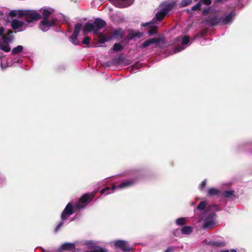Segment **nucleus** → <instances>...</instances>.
Listing matches in <instances>:
<instances>
[{
    "mask_svg": "<svg viewBox=\"0 0 252 252\" xmlns=\"http://www.w3.org/2000/svg\"><path fill=\"white\" fill-rule=\"evenodd\" d=\"M107 25L106 22L101 19L96 18L93 23H86L82 28L84 34L93 32L94 34H98L99 31Z\"/></svg>",
    "mask_w": 252,
    "mask_h": 252,
    "instance_id": "1",
    "label": "nucleus"
},
{
    "mask_svg": "<svg viewBox=\"0 0 252 252\" xmlns=\"http://www.w3.org/2000/svg\"><path fill=\"white\" fill-rule=\"evenodd\" d=\"M97 190H94L91 192L84 194L80 198L78 203L76 205L78 209L86 207L94 197Z\"/></svg>",
    "mask_w": 252,
    "mask_h": 252,
    "instance_id": "2",
    "label": "nucleus"
},
{
    "mask_svg": "<svg viewBox=\"0 0 252 252\" xmlns=\"http://www.w3.org/2000/svg\"><path fill=\"white\" fill-rule=\"evenodd\" d=\"M189 43V36L185 35L183 37L178 36L174 41L177 44L174 48V53H178L186 48V45Z\"/></svg>",
    "mask_w": 252,
    "mask_h": 252,
    "instance_id": "3",
    "label": "nucleus"
},
{
    "mask_svg": "<svg viewBox=\"0 0 252 252\" xmlns=\"http://www.w3.org/2000/svg\"><path fill=\"white\" fill-rule=\"evenodd\" d=\"M217 214L215 212H209L204 220L202 227L203 229H211L215 225V219Z\"/></svg>",
    "mask_w": 252,
    "mask_h": 252,
    "instance_id": "4",
    "label": "nucleus"
},
{
    "mask_svg": "<svg viewBox=\"0 0 252 252\" xmlns=\"http://www.w3.org/2000/svg\"><path fill=\"white\" fill-rule=\"evenodd\" d=\"M57 21V20L56 19H53L51 20L49 19H43L40 22L39 28L43 32H47L50 28L55 26Z\"/></svg>",
    "mask_w": 252,
    "mask_h": 252,
    "instance_id": "5",
    "label": "nucleus"
},
{
    "mask_svg": "<svg viewBox=\"0 0 252 252\" xmlns=\"http://www.w3.org/2000/svg\"><path fill=\"white\" fill-rule=\"evenodd\" d=\"M221 18H220L217 15L214 14L209 15L207 18L204 20V22L206 25L213 27L218 25L220 23Z\"/></svg>",
    "mask_w": 252,
    "mask_h": 252,
    "instance_id": "6",
    "label": "nucleus"
},
{
    "mask_svg": "<svg viewBox=\"0 0 252 252\" xmlns=\"http://www.w3.org/2000/svg\"><path fill=\"white\" fill-rule=\"evenodd\" d=\"M41 15L37 12L27 10L25 20L28 23H32L41 19Z\"/></svg>",
    "mask_w": 252,
    "mask_h": 252,
    "instance_id": "7",
    "label": "nucleus"
},
{
    "mask_svg": "<svg viewBox=\"0 0 252 252\" xmlns=\"http://www.w3.org/2000/svg\"><path fill=\"white\" fill-rule=\"evenodd\" d=\"M82 28V24L81 23H77L74 26L73 32L70 37V41L74 45H78L79 44L77 37Z\"/></svg>",
    "mask_w": 252,
    "mask_h": 252,
    "instance_id": "8",
    "label": "nucleus"
},
{
    "mask_svg": "<svg viewBox=\"0 0 252 252\" xmlns=\"http://www.w3.org/2000/svg\"><path fill=\"white\" fill-rule=\"evenodd\" d=\"M114 246L117 248L120 249L123 252H129L132 248L129 245L127 242L124 240H117L114 242Z\"/></svg>",
    "mask_w": 252,
    "mask_h": 252,
    "instance_id": "9",
    "label": "nucleus"
},
{
    "mask_svg": "<svg viewBox=\"0 0 252 252\" xmlns=\"http://www.w3.org/2000/svg\"><path fill=\"white\" fill-rule=\"evenodd\" d=\"M74 213L73 205L71 203H68L61 214V219L65 220L68 217Z\"/></svg>",
    "mask_w": 252,
    "mask_h": 252,
    "instance_id": "10",
    "label": "nucleus"
},
{
    "mask_svg": "<svg viewBox=\"0 0 252 252\" xmlns=\"http://www.w3.org/2000/svg\"><path fill=\"white\" fill-rule=\"evenodd\" d=\"M110 1H112L115 3V5L120 8L126 7L132 4L134 0H121L123 3H120L119 2L116 1L115 0H109Z\"/></svg>",
    "mask_w": 252,
    "mask_h": 252,
    "instance_id": "11",
    "label": "nucleus"
},
{
    "mask_svg": "<svg viewBox=\"0 0 252 252\" xmlns=\"http://www.w3.org/2000/svg\"><path fill=\"white\" fill-rule=\"evenodd\" d=\"M134 182L132 180H128L124 182H122L118 186L113 185L111 187V189L114 191L116 189H125L127 188L133 184Z\"/></svg>",
    "mask_w": 252,
    "mask_h": 252,
    "instance_id": "12",
    "label": "nucleus"
},
{
    "mask_svg": "<svg viewBox=\"0 0 252 252\" xmlns=\"http://www.w3.org/2000/svg\"><path fill=\"white\" fill-rule=\"evenodd\" d=\"M161 40V38H153L145 41L140 46L141 48H145L150 46L151 44L157 43L160 42Z\"/></svg>",
    "mask_w": 252,
    "mask_h": 252,
    "instance_id": "13",
    "label": "nucleus"
},
{
    "mask_svg": "<svg viewBox=\"0 0 252 252\" xmlns=\"http://www.w3.org/2000/svg\"><path fill=\"white\" fill-rule=\"evenodd\" d=\"M124 36L123 31L120 29H117L111 33V36L110 38L111 39L112 38H122Z\"/></svg>",
    "mask_w": 252,
    "mask_h": 252,
    "instance_id": "14",
    "label": "nucleus"
},
{
    "mask_svg": "<svg viewBox=\"0 0 252 252\" xmlns=\"http://www.w3.org/2000/svg\"><path fill=\"white\" fill-rule=\"evenodd\" d=\"M75 248V244L73 243H65L63 244L60 249L59 250V252H61L63 251H71L74 250Z\"/></svg>",
    "mask_w": 252,
    "mask_h": 252,
    "instance_id": "15",
    "label": "nucleus"
},
{
    "mask_svg": "<svg viewBox=\"0 0 252 252\" xmlns=\"http://www.w3.org/2000/svg\"><path fill=\"white\" fill-rule=\"evenodd\" d=\"M25 23L24 22L16 19L13 20L11 23V28L14 30L20 29L23 27Z\"/></svg>",
    "mask_w": 252,
    "mask_h": 252,
    "instance_id": "16",
    "label": "nucleus"
},
{
    "mask_svg": "<svg viewBox=\"0 0 252 252\" xmlns=\"http://www.w3.org/2000/svg\"><path fill=\"white\" fill-rule=\"evenodd\" d=\"M234 15V14H233V12H231L224 17H220V23H221V24L223 25L228 24L231 21Z\"/></svg>",
    "mask_w": 252,
    "mask_h": 252,
    "instance_id": "17",
    "label": "nucleus"
},
{
    "mask_svg": "<svg viewBox=\"0 0 252 252\" xmlns=\"http://www.w3.org/2000/svg\"><path fill=\"white\" fill-rule=\"evenodd\" d=\"M221 191L214 188H211L208 189L207 191V195L209 196H213L215 195H220V196Z\"/></svg>",
    "mask_w": 252,
    "mask_h": 252,
    "instance_id": "18",
    "label": "nucleus"
},
{
    "mask_svg": "<svg viewBox=\"0 0 252 252\" xmlns=\"http://www.w3.org/2000/svg\"><path fill=\"white\" fill-rule=\"evenodd\" d=\"M234 192L235 191L234 190H226L221 191L220 196L221 197L227 198H231L234 196Z\"/></svg>",
    "mask_w": 252,
    "mask_h": 252,
    "instance_id": "19",
    "label": "nucleus"
},
{
    "mask_svg": "<svg viewBox=\"0 0 252 252\" xmlns=\"http://www.w3.org/2000/svg\"><path fill=\"white\" fill-rule=\"evenodd\" d=\"M208 245L212 247H223L225 246V243L221 241H209Z\"/></svg>",
    "mask_w": 252,
    "mask_h": 252,
    "instance_id": "20",
    "label": "nucleus"
},
{
    "mask_svg": "<svg viewBox=\"0 0 252 252\" xmlns=\"http://www.w3.org/2000/svg\"><path fill=\"white\" fill-rule=\"evenodd\" d=\"M175 5V2H170L164 5L161 9L167 14L169 10H172Z\"/></svg>",
    "mask_w": 252,
    "mask_h": 252,
    "instance_id": "21",
    "label": "nucleus"
},
{
    "mask_svg": "<svg viewBox=\"0 0 252 252\" xmlns=\"http://www.w3.org/2000/svg\"><path fill=\"white\" fill-rule=\"evenodd\" d=\"M111 40L110 36L107 37L102 33H99L98 36V41L100 43H104L106 41Z\"/></svg>",
    "mask_w": 252,
    "mask_h": 252,
    "instance_id": "22",
    "label": "nucleus"
},
{
    "mask_svg": "<svg viewBox=\"0 0 252 252\" xmlns=\"http://www.w3.org/2000/svg\"><path fill=\"white\" fill-rule=\"evenodd\" d=\"M166 14L162 10L156 14V19L158 21H161L166 16Z\"/></svg>",
    "mask_w": 252,
    "mask_h": 252,
    "instance_id": "23",
    "label": "nucleus"
},
{
    "mask_svg": "<svg viewBox=\"0 0 252 252\" xmlns=\"http://www.w3.org/2000/svg\"><path fill=\"white\" fill-rule=\"evenodd\" d=\"M14 37V36L10 34H5L2 36V38L3 41V42L4 44H8L9 42H10L13 38Z\"/></svg>",
    "mask_w": 252,
    "mask_h": 252,
    "instance_id": "24",
    "label": "nucleus"
},
{
    "mask_svg": "<svg viewBox=\"0 0 252 252\" xmlns=\"http://www.w3.org/2000/svg\"><path fill=\"white\" fill-rule=\"evenodd\" d=\"M23 50V47L22 45H18L17 47L14 48L11 52V54L15 55L21 53Z\"/></svg>",
    "mask_w": 252,
    "mask_h": 252,
    "instance_id": "25",
    "label": "nucleus"
},
{
    "mask_svg": "<svg viewBox=\"0 0 252 252\" xmlns=\"http://www.w3.org/2000/svg\"><path fill=\"white\" fill-rule=\"evenodd\" d=\"M158 32V27L156 26H151L148 31V33L150 35H152Z\"/></svg>",
    "mask_w": 252,
    "mask_h": 252,
    "instance_id": "26",
    "label": "nucleus"
},
{
    "mask_svg": "<svg viewBox=\"0 0 252 252\" xmlns=\"http://www.w3.org/2000/svg\"><path fill=\"white\" fill-rule=\"evenodd\" d=\"M220 210L219 207L216 205L209 206L206 210V212H209L212 211H219Z\"/></svg>",
    "mask_w": 252,
    "mask_h": 252,
    "instance_id": "27",
    "label": "nucleus"
},
{
    "mask_svg": "<svg viewBox=\"0 0 252 252\" xmlns=\"http://www.w3.org/2000/svg\"><path fill=\"white\" fill-rule=\"evenodd\" d=\"M52 12L47 9H44L42 11L43 19H49Z\"/></svg>",
    "mask_w": 252,
    "mask_h": 252,
    "instance_id": "28",
    "label": "nucleus"
},
{
    "mask_svg": "<svg viewBox=\"0 0 252 252\" xmlns=\"http://www.w3.org/2000/svg\"><path fill=\"white\" fill-rule=\"evenodd\" d=\"M123 49V47L120 43H115L113 47V50L115 52L121 51Z\"/></svg>",
    "mask_w": 252,
    "mask_h": 252,
    "instance_id": "29",
    "label": "nucleus"
},
{
    "mask_svg": "<svg viewBox=\"0 0 252 252\" xmlns=\"http://www.w3.org/2000/svg\"><path fill=\"white\" fill-rule=\"evenodd\" d=\"M114 191H112L111 189V188L109 187H106L100 190V193L101 194H109L112 192H113Z\"/></svg>",
    "mask_w": 252,
    "mask_h": 252,
    "instance_id": "30",
    "label": "nucleus"
},
{
    "mask_svg": "<svg viewBox=\"0 0 252 252\" xmlns=\"http://www.w3.org/2000/svg\"><path fill=\"white\" fill-rule=\"evenodd\" d=\"M180 231L183 234H189V226H186L183 227L182 229H177L176 231Z\"/></svg>",
    "mask_w": 252,
    "mask_h": 252,
    "instance_id": "31",
    "label": "nucleus"
},
{
    "mask_svg": "<svg viewBox=\"0 0 252 252\" xmlns=\"http://www.w3.org/2000/svg\"><path fill=\"white\" fill-rule=\"evenodd\" d=\"M27 10H17V16L19 18H22L23 17H26V13Z\"/></svg>",
    "mask_w": 252,
    "mask_h": 252,
    "instance_id": "32",
    "label": "nucleus"
},
{
    "mask_svg": "<svg viewBox=\"0 0 252 252\" xmlns=\"http://www.w3.org/2000/svg\"><path fill=\"white\" fill-rule=\"evenodd\" d=\"M206 207V203L205 201H201L199 203L197 207V209L199 210L202 211L204 210Z\"/></svg>",
    "mask_w": 252,
    "mask_h": 252,
    "instance_id": "33",
    "label": "nucleus"
},
{
    "mask_svg": "<svg viewBox=\"0 0 252 252\" xmlns=\"http://www.w3.org/2000/svg\"><path fill=\"white\" fill-rule=\"evenodd\" d=\"M0 49L4 51L5 52H10L11 48L8 44H5V45H4L3 46L0 47Z\"/></svg>",
    "mask_w": 252,
    "mask_h": 252,
    "instance_id": "34",
    "label": "nucleus"
},
{
    "mask_svg": "<svg viewBox=\"0 0 252 252\" xmlns=\"http://www.w3.org/2000/svg\"><path fill=\"white\" fill-rule=\"evenodd\" d=\"M176 223L178 225H183L185 224V219L181 218L176 220Z\"/></svg>",
    "mask_w": 252,
    "mask_h": 252,
    "instance_id": "35",
    "label": "nucleus"
},
{
    "mask_svg": "<svg viewBox=\"0 0 252 252\" xmlns=\"http://www.w3.org/2000/svg\"><path fill=\"white\" fill-rule=\"evenodd\" d=\"M201 8V3L200 1L198 3H197L195 5L192 6L191 7V10L192 11H195V10H200Z\"/></svg>",
    "mask_w": 252,
    "mask_h": 252,
    "instance_id": "36",
    "label": "nucleus"
},
{
    "mask_svg": "<svg viewBox=\"0 0 252 252\" xmlns=\"http://www.w3.org/2000/svg\"><path fill=\"white\" fill-rule=\"evenodd\" d=\"M189 4V0H182L180 3V7H185Z\"/></svg>",
    "mask_w": 252,
    "mask_h": 252,
    "instance_id": "37",
    "label": "nucleus"
},
{
    "mask_svg": "<svg viewBox=\"0 0 252 252\" xmlns=\"http://www.w3.org/2000/svg\"><path fill=\"white\" fill-rule=\"evenodd\" d=\"M8 16L12 17H15L17 16V10H11L9 13Z\"/></svg>",
    "mask_w": 252,
    "mask_h": 252,
    "instance_id": "38",
    "label": "nucleus"
},
{
    "mask_svg": "<svg viewBox=\"0 0 252 252\" xmlns=\"http://www.w3.org/2000/svg\"><path fill=\"white\" fill-rule=\"evenodd\" d=\"M90 40H91V38L89 37V36H87L83 39L82 42L84 44L88 45L90 43Z\"/></svg>",
    "mask_w": 252,
    "mask_h": 252,
    "instance_id": "39",
    "label": "nucleus"
},
{
    "mask_svg": "<svg viewBox=\"0 0 252 252\" xmlns=\"http://www.w3.org/2000/svg\"><path fill=\"white\" fill-rule=\"evenodd\" d=\"M201 3H203L204 4L206 5H209L212 3L211 0H201L200 1Z\"/></svg>",
    "mask_w": 252,
    "mask_h": 252,
    "instance_id": "40",
    "label": "nucleus"
},
{
    "mask_svg": "<svg viewBox=\"0 0 252 252\" xmlns=\"http://www.w3.org/2000/svg\"><path fill=\"white\" fill-rule=\"evenodd\" d=\"M134 37H135V35L134 34L133 32H129L127 35V38L129 40L132 39Z\"/></svg>",
    "mask_w": 252,
    "mask_h": 252,
    "instance_id": "41",
    "label": "nucleus"
},
{
    "mask_svg": "<svg viewBox=\"0 0 252 252\" xmlns=\"http://www.w3.org/2000/svg\"><path fill=\"white\" fill-rule=\"evenodd\" d=\"M63 221H62L60 223H59L58 224V225L56 226V227L55 228V231L56 232H58V231L59 230V229H60V228L63 226Z\"/></svg>",
    "mask_w": 252,
    "mask_h": 252,
    "instance_id": "42",
    "label": "nucleus"
},
{
    "mask_svg": "<svg viewBox=\"0 0 252 252\" xmlns=\"http://www.w3.org/2000/svg\"><path fill=\"white\" fill-rule=\"evenodd\" d=\"M206 185V180H204L202 181L200 185V187L201 189H203L205 188Z\"/></svg>",
    "mask_w": 252,
    "mask_h": 252,
    "instance_id": "43",
    "label": "nucleus"
},
{
    "mask_svg": "<svg viewBox=\"0 0 252 252\" xmlns=\"http://www.w3.org/2000/svg\"><path fill=\"white\" fill-rule=\"evenodd\" d=\"M209 8L204 9L202 11V14H203V15H206L209 13Z\"/></svg>",
    "mask_w": 252,
    "mask_h": 252,
    "instance_id": "44",
    "label": "nucleus"
},
{
    "mask_svg": "<svg viewBox=\"0 0 252 252\" xmlns=\"http://www.w3.org/2000/svg\"><path fill=\"white\" fill-rule=\"evenodd\" d=\"M4 28L3 27H0V36L3 35L4 32Z\"/></svg>",
    "mask_w": 252,
    "mask_h": 252,
    "instance_id": "45",
    "label": "nucleus"
},
{
    "mask_svg": "<svg viewBox=\"0 0 252 252\" xmlns=\"http://www.w3.org/2000/svg\"><path fill=\"white\" fill-rule=\"evenodd\" d=\"M134 34L135 37H139L140 36L141 33L139 32H134Z\"/></svg>",
    "mask_w": 252,
    "mask_h": 252,
    "instance_id": "46",
    "label": "nucleus"
},
{
    "mask_svg": "<svg viewBox=\"0 0 252 252\" xmlns=\"http://www.w3.org/2000/svg\"><path fill=\"white\" fill-rule=\"evenodd\" d=\"M173 251V249L171 248H168L167 250H166L164 252H172Z\"/></svg>",
    "mask_w": 252,
    "mask_h": 252,
    "instance_id": "47",
    "label": "nucleus"
},
{
    "mask_svg": "<svg viewBox=\"0 0 252 252\" xmlns=\"http://www.w3.org/2000/svg\"><path fill=\"white\" fill-rule=\"evenodd\" d=\"M13 33V31L11 30H9L7 34L11 35V34Z\"/></svg>",
    "mask_w": 252,
    "mask_h": 252,
    "instance_id": "48",
    "label": "nucleus"
},
{
    "mask_svg": "<svg viewBox=\"0 0 252 252\" xmlns=\"http://www.w3.org/2000/svg\"><path fill=\"white\" fill-rule=\"evenodd\" d=\"M149 24H150L149 23H146L143 24L142 25L144 27H146V26H148Z\"/></svg>",
    "mask_w": 252,
    "mask_h": 252,
    "instance_id": "49",
    "label": "nucleus"
},
{
    "mask_svg": "<svg viewBox=\"0 0 252 252\" xmlns=\"http://www.w3.org/2000/svg\"><path fill=\"white\" fill-rule=\"evenodd\" d=\"M180 231H179L178 232H177L176 230L175 231H174L173 234L176 236L178 233H180Z\"/></svg>",
    "mask_w": 252,
    "mask_h": 252,
    "instance_id": "50",
    "label": "nucleus"
},
{
    "mask_svg": "<svg viewBox=\"0 0 252 252\" xmlns=\"http://www.w3.org/2000/svg\"><path fill=\"white\" fill-rule=\"evenodd\" d=\"M220 252H229V251L228 250H225L221 251Z\"/></svg>",
    "mask_w": 252,
    "mask_h": 252,
    "instance_id": "51",
    "label": "nucleus"
},
{
    "mask_svg": "<svg viewBox=\"0 0 252 252\" xmlns=\"http://www.w3.org/2000/svg\"><path fill=\"white\" fill-rule=\"evenodd\" d=\"M230 252H237V251L234 249H231Z\"/></svg>",
    "mask_w": 252,
    "mask_h": 252,
    "instance_id": "52",
    "label": "nucleus"
},
{
    "mask_svg": "<svg viewBox=\"0 0 252 252\" xmlns=\"http://www.w3.org/2000/svg\"><path fill=\"white\" fill-rule=\"evenodd\" d=\"M189 229H190V233H191L192 230V228L191 226H190Z\"/></svg>",
    "mask_w": 252,
    "mask_h": 252,
    "instance_id": "53",
    "label": "nucleus"
},
{
    "mask_svg": "<svg viewBox=\"0 0 252 252\" xmlns=\"http://www.w3.org/2000/svg\"><path fill=\"white\" fill-rule=\"evenodd\" d=\"M4 45H3L2 43H1V41L0 40V46H3Z\"/></svg>",
    "mask_w": 252,
    "mask_h": 252,
    "instance_id": "54",
    "label": "nucleus"
},
{
    "mask_svg": "<svg viewBox=\"0 0 252 252\" xmlns=\"http://www.w3.org/2000/svg\"><path fill=\"white\" fill-rule=\"evenodd\" d=\"M3 15V13L2 12L0 11V16H1V15L2 16Z\"/></svg>",
    "mask_w": 252,
    "mask_h": 252,
    "instance_id": "55",
    "label": "nucleus"
},
{
    "mask_svg": "<svg viewBox=\"0 0 252 252\" xmlns=\"http://www.w3.org/2000/svg\"><path fill=\"white\" fill-rule=\"evenodd\" d=\"M187 12L188 13H189V9H187Z\"/></svg>",
    "mask_w": 252,
    "mask_h": 252,
    "instance_id": "56",
    "label": "nucleus"
},
{
    "mask_svg": "<svg viewBox=\"0 0 252 252\" xmlns=\"http://www.w3.org/2000/svg\"><path fill=\"white\" fill-rule=\"evenodd\" d=\"M6 21L7 22H9L8 19L6 20Z\"/></svg>",
    "mask_w": 252,
    "mask_h": 252,
    "instance_id": "57",
    "label": "nucleus"
}]
</instances>
